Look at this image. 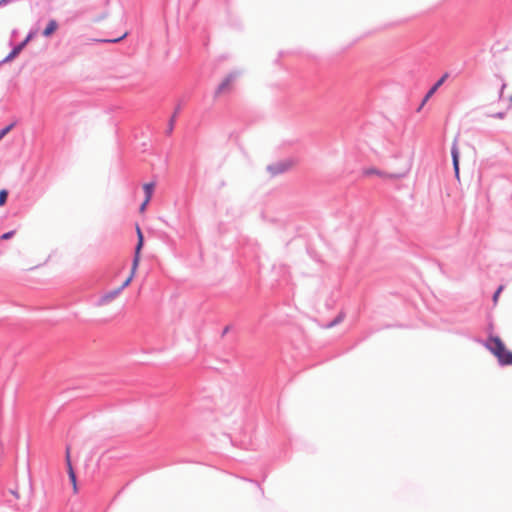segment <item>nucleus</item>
I'll return each instance as SVG.
<instances>
[{"label":"nucleus","instance_id":"nucleus-9","mask_svg":"<svg viewBox=\"0 0 512 512\" xmlns=\"http://www.w3.org/2000/svg\"><path fill=\"white\" fill-rule=\"evenodd\" d=\"M136 234H137L138 242H137V245L135 248V252L141 253V250L144 245V236H143L142 230L139 227V225H136Z\"/></svg>","mask_w":512,"mask_h":512},{"label":"nucleus","instance_id":"nucleus-13","mask_svg":"<svg viewBox=\"0 0 512 512\" xmlns=\"http://www.w3.org/2000/svg\"><path fill=\"white\" fill-rule=\"evenodd\" d=\"M232 79L230 77L226 78L218 87V92H223L230 87Z\"/></svg>","mask_w":512,"mask_h":512},{"label":"nucleus","instance_id":"nucleus-18","mask_svg":"<svg viewBox=\"0 0 512 512\" xmlns=\"http://www.w3.org/2000/svg\"><path fill=\"white\" fill-rule=\"evenodd\" d=\"M502 290H503V286H500V287L497 289V291L495 292V294H494V296H493V301H494V303H495V304L497 303L498 298H499V295H500V293L502 292Z\"/></svg>","mask_w":512,"mask_h":512},{"label":"nucleus","instance_id":"nucleus-19","mask_svg":"<svg viewBox=\"0 0 512 512\" xmlns=\"http://www.w3.org/2000/svg\"><path fill=\"white\" fill-rule=\"evenodd\" d=\"M131 282H132V281H131V277H128L127 279H125V281L123 282V284L119 287V288H121V291H122L124 288L128 287V286L130 285V283H131Z\"/></svg>","mask_w":512,"mask_h":512},{"label":"nucleus","instance_id":"nucleus-3","mask_svg":"<svg viewBox=\"0 0 512 512\" xmlns=\"http://www.w3.org/2000/svg\"><path fill=\"white\" fill-rule=\"evenodd\" d=\"M66 465H67L69 479L73 486V492H74V494H76L78 492L77 478H76V474H75V471H74L72 463H71L69 450H67V452H66Z\"/></svg>","mask_w":512,"mask_h":512},{"label":"nucleus","instance_id":"nucleus-7","mask_svg":"<svg viewBox=\"0 0 512 512\" xmlns=\"http://www.w3.org/2000/svg\"><path fill=\"white\" fill-rule=\"evenodd\" d=\"M121 288H116L106 294H104L101 299H100V304L102 305H106L108 303H110L111 301H113L120 293H121Z\"/></svg>","mask_w":512,"mask_h":512},{"label":"nucleus","instance_id":"nucleus-17","mask_svg":"<svg viewBox=\"0 0 512 512\" xmlns=\"http://www.w3.org/2000/svg\"><path fill=\"white\" fill-rule=\"evenodd\" d=\"M15 234V231H9L1 235V240H8Z\"/></svg>","mask_w":512,"mask_h":512},{"label":"nucleus","instance_id":"nucleus-23","mask_svg":"<svg viewBox=\"0 0 512 512\" xmlns=\"http://www.w3.org/2000/svg\"><path fill=\"white\" fill-rule=\"evenodd\" d=\"M9 1H10V0H1L0 4H2V3H7V2H9Z\"/></svg>","mask_w":512,"mask_h":512},{"label":"nucleus","instance_id":"nucleus-25","mask_svg":"<svg viewBox=\"0 0 512 512\" xmlns=\"http://www.w3.org/2000/svg\"><path fill=\"white\" fill-rule=\"evenodd\" d=\"M510 101L512 102V96L510 97Z\"/></svg>","mask_w":512,"mask_h":512},{"label":"nucleus","instance_id":"nucleus-5","mask_svg":"<svg viewBox=\"0 0 512 512\" xmlns=\"http://www.w3.org/2000/svg\"><path fill=\"white\" fill-rule=\"evenodd\" d=\"M293 165H294V163L291 160H287V161H284V162L274 165L273 167L270 168V170L274 174L282 173V172H285V171L289 170L290 168H292Z\"/></svg>","mask_w":512,"mask_h":512},{"label":"nucleus","instance_id":"nucleus-11","mask_svg":"<svg viewBox=\"0 0 512 512\" xmlns=\"http://www.w3.org/2000/svg\"><path fill=\"white\" fill-rule=\"evenodd\" d=\"M505 113L496 111V109L493 107L492 104L488 105L487 107V116L491 118H497V119H503Z\"/></svg>","mask_w":512,"mask_h":512},{"label":"nucleus","instance_id":"nucleus-8","mask_svg":"<svg viewBox=\"0 0 512 512\" xmlns=\"http://www.w3.org/2000/svg\"><path fill=\"white\" fill-rule=\"evenodd\" d=\"M154 188H155V183H153V182L145 183L143 185L146 202H150V200L153 196V193H154Z\"/></svg>","mask_w":512,"mask_h":512},{"label":"nucleus","instance_id":"nucleus-6","mask_svg":"<svg viewBox=\"0 0 512 512\" xmlns=\"http://www.w3.org/2000/svg\"><path fill=\"white\" fill-rule=\"evenodd\" d=\"M448 78V74L445 73L428 91L426 94L422 105L426 103V101L439 89V87L445 82V80Z\"/></svg>","mask_w":512,"mask_h":512},{"label":"nucleus","instance_id":"nucleus-24","mask_svg":"<svg viewBox=\"0 0 512 512\" xmlns=\"http://www.w3.org/2000/svg\"><path fill=\"white\" fill-rule=\"evenodd\" d=\"M129 277H131V281L133 280V278L135 277V275H132V273L129 274Z\"/></svg>","mask_w":512,"mask_h":512},{"label":"nucleus","instance_id":"nucleus-14","mask_svg":"<svg viewBox=\"0 0 512 512\" xmlns=\"http://www.w3.org/2000/svg\"><path fill=\"white\" fill-rule=\"evenodd\" d=\"M30 39H31V35H29V36L26 38V40H25L22 44H20L18 47H16V48L13 50V52H12V56H14V55L18 54V53L21 51V49L26 45V43H27Z\"/></svg>","mask_w":512,"mask_h":512},{"label":"nucleus","instance_id":"nucleus-20","mask_svg":"<svg viewBox=\"0 0 512 512\" xmlns=\"http://www.w3.org/2000/svg\"><path fill=\"white\" fill-rule=\"evenodd\" d=\"M149 202H146V199H144L143 203L140 206V212L143 213L146 210L147 205Z\"/></svg>","mask_w":512,"mask_h":512},{"label":"nucleus","instance_id":"nucleus-4","mask_svg":"<svg viewBox=\"0 0 512 512\" xmlns=\"http://www.w3.org/2000/svg\"><path fill=\"white\" fill-rule=\"evenodd\" d=\"M451 154H452L455 176L457 179H459V149H458L456 141H454V143L452 145Z\"/></svg>","mask_w":512,"mask_h":512},{"label":"nucleus","instance_id":"nucleus-1","mask_svg":"<svg viewBox=\"0 0 512 512\" xmlns=\"http://www.w3.org/2000/svg\"><path fill=\"white\" fill-rule=\"evenodd\" d=\"M485 347L497 358L501 365H512V352L507 349L504 342L498 336H490Z\"/></svg>","mask_w":512,"mask_h":512},{"label":"nucleus","instance_id":"nucleus-2","mask_svg":"<svg viewBox=\"0 0 512 512\" xmlns=\"http://www.w3.org/2000/svg\"><path fill=\"white\" fill-rule=\"evenodd\" d=\"M363 175L366 176V177H370V176H378L384 180H396V179H400V178H403L407 175L408 173V169H405L403 170L402 172L400 173H388V172H385V171H381L377 168H374V167H370V168H366L362 171Z\"/></svg>","mask_w":512,"mask_h":512},{"label":"nucleus","instance_id":"nucleus-15","mask_svg":"<svg viewBox=\"0 0 512 512\" xmlns=\"http://www.w3.org/2000/svg\"><path fill=\"white\" fill-rule=\"evenodd\" d=\"M8 192L5 189L0 191V206H3L7 201Z\"/></svg>","mask_w":512,"mask_h":512},{"label":"nucleus","instance_id":"nucleus-12","mask_svg":"<svg viewBox=\"0 0 512 512\" xmlns=\"http://www.w3.org/2000/svg\"><path fill=\"white\" fill-rule=\"evenodd\" d=\"M140 259H141V253L135 252L133 262H132L131 272H130V273H132V275L136 274L139 263H140Z\"/></svg>","mask_w":512,"mask_h":512},{"label":"nucleus","instance_id":"nucleus-22","mask_svg":"<svg viewBox=\"0 0 512 512\" xmlns=\"http://www.w3.org/2000/svg\"><path fill=\"white\" fill-rule=\"evenodd\" d=\"M126 35H127V34L125 33L122 37H120V38H118V39H114V40H113V42H117V41H119V40L123 39Z\"/></svg>","mask_w":512,"mask_h":512},{"label":"nucleus","instance_id":"nucleus-10","mask_svg":"<svg viewBox=\"0 0 512 512\" xmlns=\"http://www.w3.org/2000/svg\"><path fill=\"white\" fill-rule=\"evenodd\" d=\"M58 28V24L55 20H50L47 27L43 31L45 37L51 36Z\"/></svg>","mask_w":512,"mask_h":512},{"label":"nucleus","instance_id":"nucleus-16","mask_svg":"<svg viewBox=\"0 0 512 512\" xmlns=\"http://www.w3.org/2000/svg\"><path fill=\"white\" fill-rule=\"evenodd\" d=\"M12 128V125H9L5 128H3L2 130H0V140L6 135L9 133V131L11 130Z\"/></svg>","mask_w":512,"mask_h":512},{"label":"nucleus","instance_id":"nucleus-21","mask_svg":"<svg viewBox=\"0 0 512 512\" xmlns=\"http://www.w3.org/2000/svg\"><path fill=\"white\" fill-rule=\"evenodd\" d=\"M10 492L16 499L20 498V494L17 490H11Z\"/></svg>","mask_w":512,"mask_h":512}]
</instances>
